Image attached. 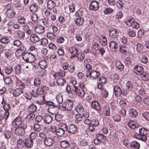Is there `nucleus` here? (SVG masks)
<instances>
[{
  "mask_svg": "<svg viewBox=\"0 0 149 149\" xmlns=\"http://www.w3.org/2000/svg\"><path fill=\"white\" fill-rule=\"evenodd\" d=\"M43 120L45 123L49 124L52 122V118L49 115L47 114L43 116Z\"/></svg>",
  "mask_w": 149,
  "mask_h": 149,
  "instance_id": "18",
  "label": "nucleus"
},
{
  "mask_svg": "<svg viewBox=\"0 0 149 149\" xmlns=\"http://www.w3.org/2000/svg\"><path fill=\"white\" fill-rule=\"evenodd\" d=\"M52 131V132H56V135L60 137L62 136L65 132L62 129L60 128L56 130L54 129V131Z\"/></svg>",
  "mask_w": 149,
  "mask_h": 149,
  "instance_id": "26",
  "label": "nucleus"
},
{
  "mask_svg": "<svg viewBox=\"0 0 149 149\" xmlns=\"http://www.w3.org/2000/svg\"><path fill=\"white\" fill-rule=\"evenodd\" d=\"M43 142L46 146H49L52 145L54 141L52 139L48 137L44 140Z\"/></svg>",
  "mask_w": 149,
  "mask_h": 149,
  "instance_id": "14",
  "label": "nucleus"
},
{
  "mask_svg": "<svg viewBox=\"0 0 149 149\" xmlns=\"http://www.w3.org/2000/svg\"><path fill=\"white\" fill-rule=\"evenodd\" d=\"M133 71L138 76H140L144 72L143 67L140 65H136L134 68Z\"/></svg>",
  "mask_w": 149,
  "mask_h": 149,
  "instance_id": "5",
  "label": "nucleus"
},
{
  "mask_svg": "<svg viewBox=\"0 0 149 149\" xmlns=\"http://www.w3.org/2000/svg\"><path fill=\"white\" fill-rule=\"evenodd\" d=\"M77 93L80 97L82 98L84 96L85 92L83 89H78Z\"/></svg>",
  "mask_w": 149,
  "mask_h": 149,
  "instance_id": "53",
  "label": "nucleus"
},
{
  "mask_svg": "<svg viewBox=\"0 0 149 149\" xmlns=\"http://www.w3.org/2000/svg\"><path fill=\"white\" fill-rule=\"evenodd\" d=\"M61 147L63 148H66L69 147L70 142L67 141H63L61 142Z\"/></svg>",
  "mask_w": 149,
  "mask_h": 149,
  "instance_id": "32",
  "label": "nucleus"
},
{
  "mask_svg": "<svg viewBox=\"0 0 149 149\" xmlns=\"http://www.w3.org/2000/svg\"><path fill=\"white\" fill-rule=\"evenodd\" d=\"M119 49L121 52L123 54H126L128 49L127 47L124 46H120Z\"/></svg>",
  "mask_w": 149,
  "mask_h": 149,
  "instance_id": "61",
  "label": "nucleus"
},
{
  "mask_svg": "<svg viewBox=\"0 0 149 149\" xmlns=\"http://www.w3.org/2000/svg\"><path fill=\"white\" fill-rule=\"evenodd\" d=\"M62 61L61 62V66L64 70H66L68 69L69 66L68 65V63L66 61H64V60L63 61V59H62Z\"/></svg>",
  "mask_w": 149,
  "mask_h": 149,
  "instance_id": "46",
  "label": "nucleus"
},
{
  "mask_svg": "<svg viewBox=\"0 0 149 149\" xmlns=\"http://www.w3.org/2000/svg\"><path fill=\"white\" fill-rule=\"evenodd\" d=\"M149 131L144 128H140L138 132H135L133 134L134 138L146 142L147 140V135Z\"/></svg>",
  "mask_w": 149,
  "mask_h": 149,
  "instance_id": "1",
  "label": "nucleus"
},
{
  "mask_svg": "<svg viewBox=\"0 0 149 149\" xmlns=\"http://www.w3.org/2000/svg\"><path fill=\"white\" fill-rule=\"evenodd\" d=\"M73 105V102L72 100H68L65 101L62 104V107L65 109L70 111L72 108Z\"/></svg>",
  "mask_w": 149,
  "mask_h": 149,
  "instance_id": "3",
  "label": "nucleus"
},
{
  "mask_svg": "<svg viewBox=\"0 0 149 149\" xmlns=\"http://www.w3.org/2000/svg\"><path fill=\"white\" fill-rule=\"evenodd\" d=\"M76 111L79 113L82 114L84 111V108L81 105H78L75 108Z\"/></svg>",
  "mask_w": 149,
  "mask_h": 149,
  "instance_id": "49",
  "label": "nucleus"
},
{
  "mask_svg": "<svg viewBox=\"0 0 149 149\" xmlns=\"http://www.w3.org/2000/svg\"><path fill=\"white\" fill-rule=\"evenodd\" d=\"M107 81L106 79L104 77H100L99 79L98 82L104 85Z\"/></svg>",
  "mask_w": 149,
  "mask_h": 149,
  "instance_id": "58",
  "label": "nucleus"
},
{
  "mask_svg": "<svg viewBox=\"0 0 149 149\" xmlns=\"http://www.w3.org/2000/svg\"><path fill=\"white\" fill-rule=\"evenodd\" d=\"M136 50L138 52L143 53L145 51V48L142 45L138 43L136 45Z\"/></svg>",
  "mask_w": 149,
  "mask_h": 149,
  "instance_id": "29",
  "label": "nucleus"
},
{
  "mask_svg": "<svg viewBox=\"0 0 149 149\" xmlns=\"http://www.w3.org/2000/svg\"><path fill=\"white\" fill-rule=\"evenodd\" d=\"M130 146L132 149H139L140 147V144L136 141H133L132 142Z\"/></svg>",
  "mask_w": 149,
  "mask_h": 149,
  "instance_id": "21",
  "label": "nucleus"
},
{
  "mask_svg": "<svg viewBox=\"0 0 149 149\" xmlns=\"http://www.w3.org/2000/svg\"><path fill=\"white\" fill-rule=\"evenodd\" d=\"M65 72L64 71H62L61 72L56 73L53 75V76L54 77L55 79H57L58 77H61L65 76Z\"/></svg>",
  "mask_w": 149,
  "mask_h": 149,
  "instance_id": "36",
  "label": "nucleus"
},
{
  "mask_svg": "<svg viewBox=\"0 0 149 149\" xmlns=\"http://www.w3.org/2000/svg\"><path fill=\"white\" fill-rule=\"evenodd\" d=\"M26 49L24 47H21L20 48L18 49L16 51V52L20 53L19 54V56L22 55L25 51Z\"/></svg>",
  "mask_w": 149,
  "mask_h": 149,
  "instance_id": "54",
  "label": "nucleus"
},
{
  "mask_svg": "<svg viewBox=\"0 0 149 149\" xmlns=\"http://www.w3.org/2000/svg\"><path fill=\"white\" fill-rule=\"evenodd\" d=\"M113 92L115 95L117 97H119L121 94L122 91L121 88L117 85L113 86Z\"/></svg>",
  "mask_w": 149,
  "mask_h": 149,
  "instance_id": "9",
  "label": "nucleus"
},
{
  "mask_svg": "<svg viewBox=\"0 0 149 149\" xmlns=\"http://www.w3.org/2000/svg\"><path fill=\"white\" fill-rule=\"evenodd\" d=\"M134 20V19L131 17H127L126 19V21L125 22L127 25L129 26H130V25Z\"/></svg>",
  "mask_w": 149,
  "mask_h": 149,
  "instance_id": "50",
  "label": "nucleus"
},
{
  "mask_svg": "<svg viewBox=\"0 0 149 149\" xmlns=\"http://www.w3.org/2000/svg\"><path fill=\"white\" fill-rule=\"evenodd\" d=\"M23 30L28 35L31 33V30L27 25H25L24 26L23 28Z\"/></svg>",
  "mask_w": 149,
  "mask_h": 149,
  "instance_id": "55",
  "label": "nucleus"
},
{
  "mask_svg": "<svg viewBox=\"0 0 149 149\" xmlns=\"http://www.w3.org/2000/svg\"><path fill=\"white\" fill-rule=\"evenodd\" d=\"M83 18L81 17H79L77 18L75 20V22L77 25L81 26L83 23Z\"/></svg>",
  "mask_w": 149,
  "mask_h": 149,
  "instance_id": "44",
  "label": "nucleus"
},
{
  "mask_svg": "<svg viewBox=\"0 0 149 149\" xmlns=\"http://www.w3.org/2000/svg\"><path fill=\"white\" fill-rule=\"evenodd\" d=\"M9 39L7 36L1 38L0 40V42L3 44H6L9 41Z\"/></svg>",
  "mask_w": 149,
  "mask_h": 149,
  "instance_id": "51",
  "label": "nucleus"
},
{
  "mask_svg": "<svg viewBox=\"0 0 149 149\" xmlns=\"http://www.w3.org/2000/svg\"><path fill=\"white\" fill-rule=\"evenodd\" d=\"M35 31L38 33L41 34L45 31L44 27L40 25H36L34 28Z\"/></svg>",
  "mask_w": 149,
  "mask_h": 149,
  "instance_id": "13",
  "label": "nucleus"
},
{
  "mask_svg": "<svg viewBox=\"0 0 149 149\" xmlns=\"http://www.w3.org/2000/svg\"><path fill=\"white\" fill-rule=\"evenodd\" d=\"M47 35V38L51 40H54L56 37V35L53 32H49Z\"/></svg>",
  "mask_w": 149,
  "mask_h": 149,
  "instance_id": "40",
  "label": "nucleus"
},
{
  "mask_svg": "<svg viewBox=\"0 0 149 149\" xmlns=\"http://www.w3.org/2000/svg\"><path fill=\"white\" fill-rule=\"evenodd\" d=\"M10 50H8V51L6 52L5 53V56L6 57L8 58L9 57L11 56L13 54V52L11 51L12 50H15V48L12 46L11 47V48L10 49Z\"/></svg>",
  "mask_w": 149,
  "mask_h": 149,
  "instance_id": "52",
  "label": "nucleus"
},
{
  "mask_svg": "<svg viewBox=\"0 0 149 149\" xmlns=\"http://www.w3.org/2000/svg\"><path fill=\"white\" fill-rule=\"evenodd\" d=\"M130 26H132V27L135 29H137L139 28V25L138 23L136 22L134 20L133 22L130 25Z\"/></svg>",
  "mask_w": 149,
  "mask_h": 149,
  "instance_id": "62",
  "label": "nucleus"
},
{
  "mask_svg": "<svg viewBox=\"0 0 149 149\" xmlns=\"http://www.w3.org/2000/svg\"><path fill=\"white\" fill-rule=\"evenodd\" d=\"M109 35L111 38H115L116 37L118 32L116 29L113 28H111L109 30Z\"/></svg>",
  "mask_w": 149,
  "mask_h": 149,
  "instance_id": "7",
  "label": "nucleus"
},
{
  "mask_svg": "<svg viewBox=\"0 0 149 149\" xmlns=\"http://www.w3.org/2000/svg\"><path fill=\"white\" fill-rule=\"evenodd\" d=\"M91 61L89 59H85L84 60V64H86L85 67L86 68L87 70H90L92 69V65L88 63H90Z\"/></svg>",
  "mask_w": 149,
  "mask_h": 149,
  "instance_id": "34",
  "label": "nucleus"
},
{
  "mask_svg": "<svg viewBox=\"0 0 149 149\" xmlns=\"http://www.w3.org/2000/svg\"><path fill=\"white\" fill-rule=\"evenodd\" d=\"M15 70V73L17 74H20L21 73V65L20 64L16 66Z\"/></svg>",
  "mask_w": 149,
  "mask_h": 149,
  "instance_id": "57",
  "label": "nucleus"
},
{
  "mask_svg": "<svg viewBox=\"0 0 149 149\" xmlns=\"http://www.w3.org/2000/svg\"><path fill=\"white\" fill-rule=\"evenodd\" d=\"M23 58L26 62L29 63L34 62L36 59L33 54L29 53H25L23 55Z\"/></svg>",
  "mask_w": 149,
  "mask_h": 149,
  "instance_id": "2",
  "label": "nucleus"
},
{
  "mask_svg": "<svg viewBox=\"0 0 149 149\" xmlns=\"http://www.w3.org/2000/svg\"><path fill=\"white\" fill-rule=\"evenodd\" d=\"M57 79L56 83L58 86H63L64 84L66 83V81L63 78L60 77Z\"/></svg>",
  "mask_w": 149,
  "mask_h": 149,
  "instance_id": "24",
  "label": "nucleus"
},
{
  "mask_svg": "<svg viewBox=\"0 0 149 149\" xmlns=\"http://www.w3.org/2000/svg\"><path fill=\"white\" fill-rule=\"evenodd\" d=\"M107 38L104 36H102L101 38L100 39V42L103 46H105L107 44Z\"/></svg>",
  "mask_w": 149,
  "mask_h": 149,
  "instance_id": "47",
  "label": "nucleus"
},
{
  "mask_svg": "<svg viewBox=\"0 0 149 149\" xmlns=\"http://www.w3.org/2000/svg\"><path fill=\"white\" fill-rule=\"evenodd\" d=\"M31 41L33 43H36L40 40L39 37L36 34H33L30 37Z\"/></svg>",
  "mask_w": 149,
  "mask_h": 149,
  "instance_id": "23",
  "label": "nucleus"
},
{
  "mask_svg": "<svg viewBox=\"0 0 149 149\" xmlns=\"http://www.w3.org/2000/svg\"><path fill=\"white\" fill-rule=\"evenodd\" d=\"M13 70L12 67L11 65H7L4 68V70L5 73L8 74H10Z\"/></svg>",
  "mask_w": 149,
  "mask_h": 149,
  "instance_id": "33",
  "label": "nucleus"
},
{
  "mask_svg": "<svg viewBox=\"0 0 149 149\" xmlns=\"http://www.w3.org/2000/svg\"><path fill=\"white\" fill-rule=\"evenodd\" d=\"M25 145L26 147L29 148H31L33 146V142L32 140L29 139H27L24 142Z\"/></svg>",
  "mask_w": 149,
  "mask_h": 149,
  "instance_id": "25",
  "label": "nucleus"
},
{
  "mask_svg": "<svg viewBox=\"0 0 149 149\" xmlns=\"http://www.w3.org/2000/svg\"><path fill=\"white\" fill-rule=\"evenodd\" d=\"M15 132L16 135L23 136L24 134L25 131L23 129L18 127L15 129Z\"/></svg>",
  "mask_w": 149,
  "mask_h": 149,
  "instance_id": "15",
  "label": "nucleus"
},
{
  "mask_svg": "<svg viewBox=\"0 0 149 149\" xmlns=\"http://www.w3.org/2000/svg\"><path fill=\"white\" fill-rule=\"evenodd\" d=\"M78 131L77 127L74 124H71L68 125V132L71 134H75Z\"/></svg>",
  "mask_w": 149,
  "mask_h": 149,
  "instance_id": "8",
  "label": "nucleus"
},
{
  "mask_svg": "<svg viewBox=\"0 0 149 149\" xmlns=\"http://www.w3.org/2000/svg\"><path fill=\"white\" fill-rule=\"evenodd\" d=\"M29 10L31 12L35 13L38 10V6L35 4H32L29 7Z\"/></svg>",
  "mask_w": 149,
  "mask_h": 149,
  "instance_id": "31",
  "label": "nucleus"
},
{
  "mask_svg": "<svg viewBox=\"0 0 149 149\" xmlns=\"http://www.w3.org/2000/svg\"><path fill=\"white\" fill-rule=\"evenodd\" d=\"M17 36L19 38L23 39L25 37V33L24 31L21 30H18L17 32Z\"/></svg>",
  "mask_w": 149,
  "mask_h": 149,
  "instance_id": "41",
  "label": "nucleus"
},
{
  "mask_svg": "<svg viewBox=\"0 0 149 149\" xmlns=\"http://www.w3.org/2000/svg\"><path fill=\"white\" fill-rule=\"evenodd\" d=\"M91 75L90 78L93 79H97L100 75V73L98 71L93 70L91 71Z\"/></svg>",
  "mask_w": 149,
  "mask_h": 149,
  "instance_id": "17",
  "label": "nucleus"
},
{
  "mask_svg": "<svg viewBox=\"0 0 149 149\" xmlns=\"http://www.w3.org/2000/svg\"><path fill=\"white\" fill-rule=\"evenodd\" d=\"M23 93V91L22 89H19V88H17L14 91L13 95L15 97H17Z\"/></svg>",
  "mask_w": 149,
  "mask_h": 149,
  "instance_id": "38",
  "label": "nucleus"
},
{
  "mask_svg": "<svg viewBox=\"0 0 149 149\" xmlns=\"http://www.w3.org/2000/svg\"><path fill=\"white\" fill-rule=\"evenodd\" d=\"M116 65L118 69H119L120 71H121L123 70L124 66L119 61L116 62Z\"/></svg>",
  "mask_w": 149,
  "mask_h": 149,
  "instance_id": "45",
  "label": "nucleus"
},
{
  "mask_svg": "<svg viewBox=\"0 0 149 149\" xmlns=\"http://www.w3.org/2000/svg\"><path fill=\"white\" fill-rule=\"evenodd\" d=\"M128 114L130 117L135 118L138 116V113L136 109L132 108L129 110Z\"/></svg>",
  "mask_w": 149,
  "mask_h": 149,
  "instance_id": "12",
  "label": "nucleus"
},
{
  "mask_svg": "<svg viewBox=\"0 0 149 149\" xmlns=\"http://www.w3.org/2000/svg\"><path fill=\"white\" fill-rule=\"evenodd\" d=\"M127 34L130 36L131 37H134L136 35L135 31L132 29H129L128 30Z\"/></svg>",
  "mask_w": 149,
  "mask_h": 149,
  "instance_id": "60",
  "label": "nucleus"
},
{
  "mask_svg": "<svg viewBox=\"0 0 149 149\" xmlns=\"http://www.w3.org/2000/svg\"><path fill=\"white\" fill-rule=\"evenodd\" d=\"M141 79L144 81H147L149 80V73L146 72H144L141 75Z\"/></svg>",
  "mask_w": 149,
  "mask_h": 149,
  "instance_id": "27",
  "label": "nucleus"
},
{
  "mask_svg": "<svg viewBox=\"0 0 149 149\" xmlns=\"http://www.w3.org/2000/svg\"><path fill=\"white\" fill-rule=\"evenodd\" d=\"M59 111V108L56 106H54L52 107H48V112L53 115L57 114Z\"/></svg>",
  "mask_w": 149,
  "mask_h": 149,
  "instance_id": "10",
  "label": "nucleus"
},
{
  "mask_svg": "<svg viewBox=\"0 0 149 149\" xmlns=\"http://www.w3.org/2000/svg\"><path fill=\"white\" fill-rule=\"evenodd\" d=\"M133 87L132 84L130 81H129L126 84V88L128 91H131Z\"/></svg>",
  "mask_w": 149,
  "mask_h": 149,
  "instance_id": "56",
  "label": "nucleus"
},
{
  "mask_svg": "<svg viewBox=\"0 0 149 149\" xmlns=\"http://www.w3.org/2000/svg\"><path fill=\"white\" fill-rule=\"evenodd\" d=\"M25 145L24 141L22 139H18L17 142V149H22Z\"/></svg>",
  "mask_w": 149,
  "mask_h": 149,
  "instance_id": "16",
  "label": "nucleus"
},
{
  "mask_svg": "<svg viewBox=\"0 0 149 149\" xmlns=\"http://www.w3.org/2000/svg\"><path fill=\"white\" fill-rule=\"evenodd\" d=\"M41 80L38 78H35L34 81V85L35 86L38 87L41 84Z\"/></svg>",
  "mask_w": 149,
  "mask_h": 149,
  "instance_id": "59",
  "label": "nucleus"
},
{
  "mask_svg": "<svg viewBox=\"0 0 149 149\" xmlns=\"http://www.w3.org/2000/svg\"><path fill=\"white\" fill-rule=\"evenodd\" d=\"M56 5V3L52 0H49L47 2V8L49 10H52Z\"/></svg>",
  "mask_w": 149,
  "mask_h": 149,
  "instance_id": "22",
  "label": "nucleus"
},
{
  "mask_svg": "<svg viewBox=\"0 0 149 149\" xmlns=\"http://www.w3.org/2000/svg\"><path fill=\"white\" fill-rule=\"evenodd\" d=\"M22 123V119L20 117L18 116L13 121L12 124L13 125H20Z\"/></svg>",
  "mask_w": 149,
  "mask_h": 149,
  "instance_id": "19",
  "label": "nucleus"
},
{
  "mask_svg": "<svg viewBox=\"0 0 149 149\" xmlns=\"http://www.w3.org/2000/svg\"><path fill=\"white\" fill-rule=\"evenodd\" d=\"M75 57H77L78 60L80 61H81L84 59L85 57V55L83 53L79 54H77Z\"/></svg>",
  "mask_w": 149,
  "mask_h": 149,
  "instance_id": "64",
  "label": "nucleus"
},
{
  "mask_svg": "<svg viewBox=\"0 0 149 149\" xmlns=\"http://www.w3.org/2000/svg\"><path fill=\"white\" fill-rule=\"evenodd\" d=\"M113 12V10L110 8H107L104 11V13L105 14H109L112 13Z\"/></svg>",
  "mask_w": 149,
  "mask_h": 149,
  "instance_id": "63",
  "label": "nucleus"
},
{
  "mask_svg": "<svg viewBox=\"0 0 149 149\" xmlns=\"http://www.w3.org/2000/svg\"><path fill=\"white\" fill-rule=\"evenodd\" d=\"M99 3L96 1H91L89 5V9L92 10L96 11L99 9Z\"/></svg>",
  "mask_w": 149,
  "mask_h": 149,
  "instance_id": "6",
  "label": "nucleus"
},
{
  "mask_svg": "<svg viewBox=\"0 0 149 149\" xmlns=\"http://www.w3.org/2000/svg\"><path fill=\"white\" fill-rule=\"evenodd\" d=\"M10 113L9 112L5 111L3 115L2 114H0V121H1L3 119L6 120H7L9 116Z\"/></svg>",
  "mask_w": 149,
  "mask_h": 149,
  "instance_id": "35",
  "label": "nucleus"
},
{
  "mask_svg": "<svg viewBox=\"0 0 149 149\" xmlns=\"http://www.w3.org/2000/svg\"><path fill=\"white\" fill-rule=\"evenodd\" d=\"M33 129L35 132H39L42 130V128L38 124L36 123L34 124Z\"/></svg>",
  "mask_w": 149,
  "mask_h": 149,
  "instance_id": "48",
  "label": "nucleus"
},
{
  "mask_svg": "<svg viewBox=\"0 0 149 149\" xmlns=\"http://www.w3.org/2000/svg\"><path fill=\"white\" fill-rule=\"evenodd\" d=\"M92 107L97 111H99L100 109V107L99 103L96 101H94L91 102Z\"/></svg>",
  "mask_w": 149,
  "mask_h": 149,
  "instance_id": "20",
  "label": "nucleus"
},
{
  "mask_svg": "<svg viewBox=\"0 0 149 149\" xmlns=\"http://www.w3.org/2000/svg\"><path fill=\"white\" fill-rule=\"evenodd\" d=\"M69 51L71 54L73 56V57H75L78 53V50L75 47H71L69 49Z\"/></svg>",
  "mask_w": 149,
  "mask_h": 149,
  "instance_id": "37",
  "label": "nucleus"
},
{
  "mask_svg": "<svg viewBox=\"0 0 149 149\" xmlns=\"http://www.w3.org/2000/svg\"><path fill=\"white\" fill-rule=\"evenodd\" d=\"M39 65L41 68L45 69L47 67V63L45 60H42L39 63Z\"/></svg>",
  "mask_w": 149,
  "mask_h": 149,
  "instance_id": "42",
  "label": "nucleus"
},
{
  "mask_svg": "<svg viewBox=\"0 0 149 149\" xmlns=\"http://www.w3.org/2000/svg\"><path fill=\"white\" fill-rule=\"evenodd\" d=\"M37 109V107L33 104H31L27 109L28 111L30 113H34L36 111Z\"/></svg>",
  "mask_w": 149,
  "mask_h": 149,
  "instance_id": "30",
  "label": "nucleus"
},
{
  "mask_svg": "<svg viewBox=\"0 0 149 149\" xmlns=\"http://www.w3.org/2000/svg\"><path fill=\"white\" fill-rule=\"evenodd\" d=\"M128 125L131 129H134L136 128L137 125L135 121L130 120L128 122Z\"/></svg>",
  "mask_w": 149,
  "mask_h": 149,
  "instance_id": "43",
  "label": "nucleus"
},
{
  "mask_svg": "<svg viewBox=\"0 0 149 149\" xmlns=\"http://www.w3.org/2000/svg\"><path fill=\"white\" fill-rule=\"evenodd\" d=\"M110 49L112 51L115 52L118 49V46L117 43L114 41H111L109 44Z\"/></svg>",
  "mask_w": 149,
  "mask_h": 149,
  "instance_id": "11",
  "label": "nucleus"
},
{
  "mask_svg": "<svg viewBox=\"0 0 149 149\" xmlns=\"http://www.w3.org/2000/svg\"><path fill=\"white\" fill-rule=\"evenodd\" d=\"M57 102L59 104H61L63 102V96L62 95L59 93L58 94L56 97Z\"/></svg>",
  "mask_w": 149,
  "mask_h": 149,
  "instance_id": "39",
  "label": "nucleus"
},
{
  "mask_svg": "<svg viewBox=\"0 0 149 149\" xmlns=\"http://www.w3.org/2000/svg\"><path fill=\"white\" fill-rule=\"evenodd\" d=\"M103 111L105 113V115L107 116H109L110 115V108L109 105L106 104L103 108Z\"/></svg>",
  "mask_w": 149,
  "mask_h": 149,
  "instance_id": "28",
  "label": "nucleus"
},
{
  "mask_svg": "<svg viewBox=\"0 0 149 149\" xmlns=\"http://www.w3.org/2000/svg\"><path fill=\"white\" fill-rule=\"evenodd\" d=\"M6 7L7 8L6 13V15L8 18H13L15 15V12L14 10L11 8L10 4L7 5Z\"/></svg>",
  "mask_w": 149,
  "mask_h": 149,
  "instance_id": "4",
  "label": "nucleus"
}]
</instances>
